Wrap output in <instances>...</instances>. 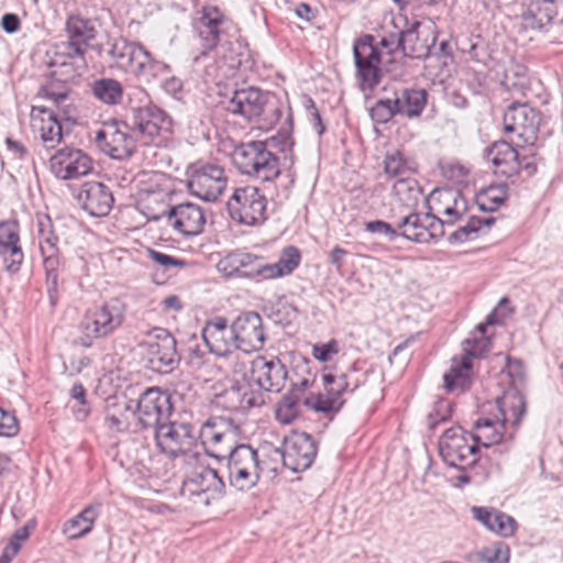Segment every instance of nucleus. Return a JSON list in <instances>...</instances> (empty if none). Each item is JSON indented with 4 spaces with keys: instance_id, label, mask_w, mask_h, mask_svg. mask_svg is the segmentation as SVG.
Here are the masks:
<instances>
[{
    "instance_id": "obj_33",
    "label": "nucleus",
    "mask_w": 563,
    "mask_h": 563,
    "mask_svg": "<svg viewBox=\"0 0 563 563\" xmlns=\"http://www.w3.org/2000/svg\"><path fill=\"white\" fill-rule=\"evenodd\" d=\"M187 485L191 487L190 493L192 495H206V498L202 500L206 505H209L210 498L220 497L225 488V483L218 471L202 464L197 466Z\"/></svg>"
},
{
    "instance_id": "obj_47",
    "label": "nucleus",
    "mask_w": 563,
    "mask_h": 563,
    "mask_svg": "<svg viewBox=\"0 0 563 563\" xmlns=\"http://www.w3.org/2000/svg\"><path fill=\"white\" fill-rule=\"evenodd\" d=\"M475 432L472 434V440L485 448L492 446L503 439L504 430L506 426L497 419L496 421L489 418H481L475 424Z\"/></svg>"
},
{
    "instance_id": "obj_35",
    "label": "nucleus",
    "mask_w": 563,
    "mask_h": 563,
    "mask_svg": "<svg viewBox=\"0 0 563 563\" xmlns=\"http://www.w3.org/2000/svg\"><path fill=\"white\" fill-rule=\"evenodd\" d=\"M486 159L495 166L496 174L506 177L518 174L520 169L518 152L506 141L495 142L488 147L486 151Z\"/></svg>"
},
{
    "instance_id": "obj_21",
    "label": "nucleus",
    "mask_w": 563,
    "mask_h": 563,
    "mask_svg": "<svg viewBox=\"0 0 563 563\" xmlns=\"http://www.w3.org/2000/svg\"><path fill=\"white\" fill-rule=\"evenodd\" d=\"M52 173L59 179H76L89 174L92 169L90 157L81 150L64 147L49 159Z\"/></svg>"
},
{
    "instance_id": "obj_10",
    "label": "nucleus",
    "mask_w": 563,
    "mask_h": 563,
    "mask_svg": "<svg viewBox=\"0 0 563 563\" xmlns=\"http://www.w3.org/2000/svg\"><path fill=\"white\" fill-rule=\"evenodd\" d=\"M439 452L443 461L451 467L464 470L476 463L478 448L461 427L446 429L439 440Z\"/></svg>"
},
{
    "instance_id": "obj_48",
    "label": "nucleus",
    "mask_w": 563,
    "mask_h": 563,
    "mask_svg": "<svg viewBox=\"0 0 563 563\" xmlns=\"http://www.w3.org/2000/svg\"><path fill=\"white\" fill-rule=\"evenodd\" d=\"M393 192L408 208H415L423 196L418 181L411 176L397 179L393 186Z\"/></svg>"
},
{
    "instance_id": "obj_2",
    "label": "nucleus",
    "mask_w": 563,
    "mask_h": 563,
    "mask_svg": "<svg viewBox=\"0 0 563 563\" xmlns=\"http://www.w3.org/2000/svg\"><path fill=\"white\" fill-rule=\"evenodd\" d=\"M225 109L232 114L255 122L262 130L272 129L282 117V103L276 96L255 87L235 90Z\"/></svg>"
},
{
    "instance_id": "obj_61",
    "label": "nucleus",
    "mask_w": 563,
    "mask_h": 563,
    "mask_svg": "<svg viewBox=\"0 0 563 563\" xmlns=\"http://www.w3.org/2000/svg\"><path fill=\"white\" fill-rule=\"evenodd\" d=\"M450 417V404L446 400H439L434 408L428 415V424L430 429H434L441 421L448 420Z\"/></svg>"
},
{
    "instance_id": "obj_29",
    "label": "nucleus",
    "mask_w": 563,
    "mask_h": 563,
    "mask_svg": "<svg viewBox=\"0 0 563 563\" xmlns=\"http://www.w3.org/2000/svg\"><path fill=\"white\" fill-rule=\"evenodd\" d=\"M218 405L231 411H246L264 402L263 395L253 390L249 382H233L217 396Z\"/></svg>"
},
{
    "instance_id": "obj_12",
    "label": "nucleus",
    "mask_w": 563,
    "mask_h": 563,
    "mask_svg": "<svg viewBox=\"0 0 563 563\" xmlns=\"http://www.w3.org/2000/svg\"><path fill=\"white\" fill-rule=\"evenodd\" d=\"M141 346L145 349L144 357L154 372L169 373L179 362L176 339L166 329L155 328Z\"/></svg>"
},
{
    "instance_id": "obj_42",
    "label": "nucleus",
    "mask_w": 563,
    "mask_h": 563,
    "mask_svg": "<svg viewBox=\"0 0 563 563\" xmlns=\"http://www.w3.org/2000/svg\"><path fill=\"white\" fill-rule=\"evenodd\" d=\"M47 245H41L43 254V265L46 273V289L49 296L51 303L54 306L57 301L58 292V269L60 261L55 245L51 243L49 239L46 240Z\"/></svg>"
},
{
    "instance_id": "obj_3",
    "label": "nucleus",
    "mask_w": 563,
    "mask_h": 563,
    "mask_svg": "<svg viewBox=\"0 0 563 563\" xmlns=\"http://www.w3.org/2000/svg\"><path fill=\"white\" fill-rule=\"evenodd\" d=\"M274 144L275 137L242 143L232 153L233 163L242 174L271 183L280 175L279 158L269 150Z\"/></svg>"
},
{
    "instance_id": "obj_54",
    "label": "nucleus",
    "mask_w": 563,
    "mask_h": 563,
    "mask_svg": "<svg viewBox=\"0 0 563 563\" xmlns=\"http://www.w3.org/2000/svg\"><path fill=\"white\" fill-rule=\"evenodd\" d=\"M394 104L395 102L393 98L377 100L371 108V117L373 121L379 124H384L389 122L395 115H398Z\"/></svg>"
},
{
    "instance_id": "obj_27",
    "label": "nucleus",
    "mask_w": 563,
    "mask_h": 563,
    "mask_svg": "<svg viewBox=\"0 0 563 563\" xmlns=\"http://www.w3.org/2000/svg\"><path fill=\"white\" fill-rule=\"evenodd\" d=\"M555 0H531L520 14L521 24L525 29L542 30L551 23H563Z\"/></svg>"
},
{
    "instance_id": "obj_32",
    "label": "nucleus",
    "mask_w": 563,
    "mask_h": 563,
    "mask_svg": "<svg viewBox=\"0 0 563 563\" xmlns=\"http://www.w3.org/2000/svg\"><path fill=\"white\" fill-rule=\"evenodd\" d=\"M508 303L507 298H503L499 301L497 308H495L486 318L485 323H479L470 336L463 341V356L470 357L472 361L474 357L483 356L490 347V339L486 334L487 325L499 323L505 313L501 312L503 306Z\"/></svg>"
},
{
    "instance_id": "obj_60",
    "label": "nucleus",
    "mask_w": 563,
    "mask_h": 563,
    "mask_svg": "<svg viewBox=\"0 0 563 563\" xmlns=\"http://www.w3.org/2000/svg\"><path fill=\"white\" fill-rule=\"evenodd\" d=\"M19 432V422L13 412L0 408V435L14 437Z\"/></svg>"
},
{
    "instance_id": "obj_57",
    "label": "nucleus",
    "mask_w": 563,
    "mask_h": 563,
    "mask_svg": "<svg viewBox=\"0 0 563 563\" xmlns=\"http://www.w3.org/2000/svg\"><path fill=\"white\" fill-rule=\"evenodd\" d=\"M70 397L78 401L79 407L74 408V415L77 420H85L89 412L90 408L86 399V389L81 383H76L73 385L70 389Z\"/></svg>"
},
{
    "instance_id": "obj_18",
    "label": "nucleus",
    "mask_w": 563,
    "mask_h": 563,
    "mask_svg": "<svg viewBox=\"0 0 563 563\" xmlns=\"http://www.w3.org/2000/svg\"><path fill=\"white\" fill-rule=\"evenodd\" d=\"M317 443L306 432H292L284 439L283 464L294 473L309 468L317 456Z\"/></svg>"
},
{
    "instance_id": "obj_5",
    "label": "nucleus",
    "mask_w": 563,
    "mask_h": 563,
    "mask_svg": "<svg viewBox=\"0 0 563 563\" xmlns=\"http://www.w3.org/2000/svg\"><path fill=\"white\" fill-rule=\"evenodd\" d=\"M321 378L324 393L312 394L303 402L308 408L323 413L340 411L345 404L344 394L354 393L363 384L354 365L345 372H324Z\"/></svg>"
},
{
    "instance_id": "obj_50",
    "label": "nucleus",
    "mask_w": 563,
    "mask_h": 563,
    "mask_svg": "<svg viewBox=\"0 0 563 563\" xmlns=\"http://www.w3.org/2000/svg\"><path fill=\"white\" fill-rule=\"evenodd\" d=\"M288 378L291 385L289 393H295L301 397V394L314 384L316 374L310 372L309 362L303 360L295 365L292 374Z\"/></svg>"
},
{
    "instance_id": "obj_34",
    "label": "nucleus",
    "mask_w": 563,
    "mask_h": 563,
    "mask_svg": "<svg viewBox=\"0 0 563 563\" xmlns=\"http://www.w3.org/2000/svg\"><path fill=\"white\" fill-rule=\"evenodd\" d=\"M51 75L57 81L68 82L81 76L87 68L85 55L80 48L68 51L58 48L55 58L51 62Z\"/></svg>"
},
{
    "instance_id": "obj_45",
    "label": "nucleus",
    "mask_w": 563,
    "mask_h": 563,
    "mask_svg": "<svg viewBox=\"0 0 563 563\" xmlns=\"http://www.w3.org/2000/svg\"><path fill=\"white\" fill-rule=\"evenodd\" d=\"M92 96L107 106L120 104L123 100L124 89L122 84L114 78L96 79L91 86Z\"/></svg>"
},
{
    "instance_id": "obj_36",
    "label": "nucleus",
    "mask_w": 563,
    "mask_h": 563,
    "mask_svg": "<svg viewBox=\"0 0 563 563\" xmlns=\"http://www.w3.org/2000/svg\"><path fill=\"white\" fill-rule=\"evenodd\" d=\"M170 206L167 195L163 190H144L139 194L136 208L148 221L165 219L168 222Z\"/></svg>"
},
{
    "instance_id": "obj_8",
    "label": "nucleus",
    "mask_w": 563,
    "mask_h": 563,
    "mask_svg": "<svg viewBox=\"0 0 563 563\" xmlns=\"http://www.w3.org/2000/svg\"><path fill=\"white\" fill-rule=\"evenodd\" d=\"M98 148L114 159L131 157L136 150V139L132 128L124 121L109 120L96 131Z\"/></svg>"
},
{
    "instance_id": "obj_43",
    "label": "nucleus",
    "mask_w": 563,
    "mask_h": 563,
    "mask_svg": "<svg viewBox=\"0 0 563 563\" xmlns=\"http://www.w3.org/2000/svg\"><path fill=\"white\" fill-rule=\"evenodd\" d=\"M252 353L235 347L220 356L222 366L233 376L234 382H247L249 372L252 374Z\"/></svg>"
},
{
    "instance_id": "obj_24",
    "label": "nucleus",
    "mask_w": 563,
    "mask_h": 563,
    "mask_svg": "<svg viewBox=\"0 0 563 563\" xmlns=\"http://www.w3.org/2000/svg\"><path fill=\"white\" fill-rule=\"evenodd\" d=\"M429 210L438 216H444L448 224H453L467 211V200L462 192L454 188L435 189L429 199Z\"/></svg>"
},
{
    "instance_id": "obj_39",
    "label": "nucleus",
    "mask_w": 563,
    "mask_h": 563,
    "mask_svg": "<svg viewBox=\"0 0 563 563\" xmlns=\"http://www.w3.org/2000/svg\"><path fill=\"white\" fill-rule=\"evenodd\" d=\"M131 410L134 411L133 400L109 398L104 407V427L112 433L126 431Z\"/></svg>"
},
{
    "instance_id": "obj_41",
    "label": "nucleus",
    "mask_w": 563,
    "mask_h": 563,
    "mask_svg": "<svg viewBox=\"0 0 563 563\" xmlns=\"http://www.w3.org/2000/svg\"><path fill=\"white\" fill-rule=\"evenodd\" d=\"M100 505H89L63 526V533L70 540L87 536L99 516Z\"/></svg>"
},
{
    "instance_id": "obj_30",
    "label": "nucleus",
    "mask_w": 563,
    "mask_h": 563,
    "mask_svg": "<svg viewBox=\"0 0 563 563\" xmlns=\"http://www.w3.org/2000/svg\"><path fill=\"white\" fill-rule=\"evenodd\" d=\"M66 32L68 41L62 43L58 48L68 51L80 48L82 55H85L86 49L92 47L97 49L99 55L102 54L103 48L101 45L95 46L91 44V41L97 36V29L90 20L80 16H69L66 22Z\"/></svg>"
},
{
    "instance_id": "obj_31",
    "label": "nucleus",
    "mask_w": 563,
    "mask_h": 563,
    "mask_svg": "<svg viewBox=\"0 0 563 563\" xmlns=\"http://www.w3.org/2000/svg\"><path fill=\"white\" fill-rule=\"evenodd\" d=\"M227 23L228 20L217 7H203L197 22V31L203 47L202 54L217 47Z\"/></svg>"
},
{
    "instance_id": "obj_15",
    "label": "nucleus",
    "mask_w": 563,
    "mask_h": 563,
    "mask_svg": "<svg viewBox=\"0 0 563 563\" xmlns=\"http://www.w3.org/2000/svg\"><path fill=\"white\" fill-rule=\"evenodd\" d=\"M504 131L514 134L523 144L533 145L538 139L542 115L528 103L514 102L504 113Z\"/></svg>"
},
{
    "instance_id": "obj_13",
    "label": "nucleus",
    "mask_w": 563,
    "mask_h": 563,
    "mask_svg": "<svg viewBox=\"0 0 563 563\" xmlns=\"http://www.w3.org/2000/svg\"><path fill=\"white\" fill-rule=\"evenodd\" d=\"M356 75L362 90L374 89L382 79V53L374 44V36L365 34L353 45Z\"/></svg>"
},
{
    "instance_id": "obj_51",
    "label": "nucleus",
    "mask_w": 563,
    "mask_h": 563,
    "mask_svg": "<svg viewBox=\"0 0 563 563\" xmlns=\"http://www.w3.org/2000/svg\"><path fill=\"white\" fill-rule=\"evenodd\" d=\"M301 397L295 393H287L278 402L276 419L283 424L291 423L300 412Z\"/></svg>"
},
{
    "instance_id": "obj_55",
    "label": "nucleus",
    "mask_w": 563,
    "mask_h": 563,
    "mask_svg": "<svg viewBox=\"0 0 563 563\" xmlns=\"http://www.w3.org/2000/svg\"><path fill=\"white\" fill-rule=\"evenodd\" d=\"M244 253L234 252L224 256L219 261L217 267L227 277L241 276L242 277V262Z\"/></svg>"
},
{
    "instance_id": "obj_28",
    "label": "nucleus",
    "mask_w": 563,
    "mask_h": 563,
    "mask_svg": "<svg viewBox=\"0 0 563 563\" xmlns=\"http://www.w3.org/2000/svg\"><path fill=\"white\" fill-rule=\"evenodd\" d=\"M167 224L183 235H197L203 230L206 214L202 208L196 203H179L169 211Z\"/></svg>"
},
{
    "instance_id": "obj_1",
    "label": "nucleus",
    "mask_w": 563,
    "mask_h": 563,
    "mask_svg": "<svg viewBox=\"0 0 563 563\" xmlns=\"http://www.w3.org/2000/svg\"><path fill=\"white\" fill-rule=\"evenodd\" d=\"M104 51L118 69L145 84H152L169 74V66L157 60L140 43L122 36L107 42Z\"/></svg>"
},
{
    "instance_id": "obj_6",
    "label": "nucleus",
    "mask_w": 563,
    "mask_h": 563,
    "mask_svg": "<svg viewBox=\"0 0 563 563\" xmlns=\"http://www.w3.org/2000/svg\"><path fill=\"white\" fill-rule=\"evenodd\" d=\"M128 97L133 128L144 139L145 143L153 142L161 133L172 132L173 121L170 117L152 103L145 89L133 87Z\"/></svg>"
},
{
    "instance_id": "obj_46",
    "label": "nucleus",
    "mask_w": 563,
    "mask_h": 563,
    "mask_svg": "<svg viewBox=\"0 0 563 563\" xmlns=\"http://www.w3.org/2000/svg\"><path fill=\"white\" fill-rule=\"evenodd\" d=\"M429 221V216L411 212L401 218L398 223V229L401 231L399 235L417 243H428V236L430 234L427 233V222Z\"/></svg>"
},
{
    "instance_id": "obj_4",
    "label": "nucleus",
    "mask_w": 563,
    "mask_h": 563,
    "mask_svg": "<svg viewBox=\"0 0 563 563\" xmlns=\"http://www.w3.org/2000/svg\"><path fill=\"white\" fill-rule=\"evenodd\" d=\"M125 311V305L117 298L88 309L79 323L78 344L88 349L96 340L111 336L123 324Z\"/></svg>"
},
{
    "instance_id": "obj_22",
    "label": "nucleus",
    "mask_w": 563,
    "mask_h": 563,
    "mask_svg": "<svg viewBox=\"0 0 563 563\" xmlns=\"http://www.w3.org/2000/svg\"><path fill=\"white\" fill-rule=\"evenodd\" d=\"M23 261L18 221H0V263L7 272L14 274L21 269Z\"/></svg>"
},
{
    "instance_id": "obj_56",
    "label": "nucleus",
    "mask_w": 563,
    "mask_h": 563,
    "mask_svg": "<svg viewBox=\"0 0 563 563\" xmlns=\"http://www.w3.org/2000/svg\"><path fill=\"white\" fill-rule=\"evenodd\" d=\"M300 252L295 246H287L282 252L277 265L282 269L283 276L291 274L300 263Z\"/></svg>"
},
{
    "instance_id": "obj_25",
    "label": "nucleus",
    "mask_w": 563,
    "mask_h": 563,
    "mask_svg": "<svg viewBox=\"0 0 563 563\" xmlns=\"http://www.w3.org/2000/svg\"><path fill=\"white\" fill-rule=\"evenodd\" d=\"M77 200L80 207L91 217L108 216L114 202L110 188L99 181L82 184Z\"/></svg>"
},
{
    "instance_id": "obj_52",
    "label": "nucleus",
    "mask_w": 563,
    "mask_h": 563,
    "mask_svg": "<svg viewBox=\"0 0 563 563\" xmlns=\"http://www.w3.org/2000/svg\"><path fill=\"white\" fill-rule=\"evenodd\" d=\"M41 112L47 115V119H42L43 124L40 129L41 137L47 146L53 147L62 141V125L52 110L42 108Z\"/></svg>"
},
{
    "instance_id": "obj_17",
    "label": "nucleus",
    "mask_w": 563,
    "mask_h": 563,
    "mask_svg": "<svg viewBox=\"0 0 563 563\" xmlns=\"http://www.w3.org/2000/svg\"><path fill=\"white\" fill-rule=\"evenodd\" d=\"M228 177L223 167L206 163L192 167L188 179L190 192L206 201H216L224 191Z\"/></svg>"
},
{
    "instance_id": "obj_16",
    "label": "nucleus",
    "mask_w": 563,
    "mask_h": 563,
    "mask_svg": "<svg viewBox=\"0 0 563 563\" xmlns=\"http://www.w3.org/2000/svg\"><path fill=\"white\" fill-rule=\"evenodd\" d=\"M154 438L161 452L168 456H198L197 453L192 452L196 438L192 433V427L188 423L166 421L154 430Z\"/></svg>"
},
{
    "instance_id": "obj_63",
    "label": "nucleus",
    "mask_w": 563,
    "mask_h": 563,
    "mask_svg": "<svg viewBox=\"0 0 563 563\" xmlns=\"http://www.w3.org/2000/svg\"><path fill=\"white\" fill-rule=\"evenodd\" d=\"M339 353V344L335 340H331L323 344H316L312 349V355L321 362L329 361L333 355Z\"/></svg>"
},
{
    "instance_id": "obj_26",
    "label": "nucleus",
    "mask_w": 563,
    "mask_h": 563,
    "mask_svg": "<svg viewBox=\"0 0 563 563\" xmlns=\"http://www.w3.org/2000/svg\"><path fill=\"white\" fill-rule=\"evenodd\" d=\"M201 335L209 351L218 356L236 347L233 322L229 325L223 317L207 321Z\"/></svg>"
},
{
    "instance_id": "obj_58",
    "label": "nucleus",
    "mask_w": 563,
    "mask_h": 563,
    "mask_svg": "<svg viewBox=\"0 0 563 563\" xmlns=\"http://www.w3.org/2000/svg\"><path fill=\"white\" fill-rule=\"evenodd\" d=\"M516 520L511 516L498 510L494 519V529L492 532L507 538L511 537L516 532Z\"/></svg>"
},
{
    "instance_id": "obj_44",
    "label": "nucleus",
    "mask_w": 563,
    "mask_h": 563,
    "mask_svg": "<svg viewBox=\"0 0 563 563\" xmlns=\"http://www.w3.org/2000/svg\"><path fill=\"white\" fill-rule=\"evenodd\" d=\"M384 172L389 178L402 179L417 172V163L404 152L393 150L385 156Z\"/></svg>"
},
{
    "instance_id": "obj_20",
    "label": "nucleus",
    "mask_w": 563,
    "mask_h": 563,
    "mask_svg": "<svg viewBox=\"0 0 563 563\" xmlns=\"http://www.w3.org/2000/svg\"><path fill=\"white\" fill-rule=\"evenodd\" d=\"M401 52L409 58H426L437 42L435 25L431 22H413L400 32Z\"/></svg>"
},
{
    "instance_id": "obj_64",
    "label": "nucleus",
    "mask_w": 563,
    "mask_h": 563,
    "mask_svg": "<svg viewBox=\"0 0 563 563\" xmlns=\"http://www.w3.org/2000/svg\"><path fill=\"white\" fill-rule=\"evenodd\" d=\"M426 216H429V221L426 223L427 233L430 234L428 236V243L432 240H439L444 234V223L445 220L439 218L438 214L433 212H427Z\"/></svg>"
},
{
    "instance_id": "obj_37",
    "label": "nucleus",
    "mask_w": 563,
    "mask_h": 563,
    "mask_svg": "<svg viewBox=\"0 0 563 563\" xmlns=\"http://www.w3.org/2000/svg\"><path fill=\"white\" fill-rule=\"evenodd\" d=\"M473 377V361L470 357H454L450 369L443 376L444 388L452 394H463L471 388Z\"/></svg>"
},
{
    "instance_id": "obj_40",
    "label": "nucleus",
    "mask_w": 563,
    "mask_h": 563,
    "mask_svg": "<svg viewBox=\"0 0 563 563\" xmlns=\"http://www.w3.org/2000/svg\"><path fill=\"white\" fill-rule=\"evenodd\" d=\"M497 407L500 415L498 419L505 426L511 424L512 427H517L526 413L527 404L525 396L520 391L509 389L497 399Z\"/></svg>"
},
{
    "instance_id": "obj_62",
    "label": "nucleus",
    "mask_w": 563,
    "mask_h": 563,
    "mask_svg": "<svg viewBox=\"0 0 563 563\" xmlns=\"http://www.w3.org/2000/svg\"><path fill=\"white\" fill-rule=\"evenodd\" d=\"M365 230L369 233H378L385 235L389 241H394L399 235V232L396 229L383 220L365 222Z\"/></svg>"
},
{
    "instance_id": "obj_14",
    "label": "nucleus",
    "mask_w": 563,
    "mask_h": 563,
    "mask_svg": "<svg viewBox=\"0 0 563 563\" xmlns=\"http://www.w3.org/2000/svg\"><path fill=\"white\" fill-rule=\"evenodd\" d=\"M134 412L142 429L154 431L165 423L173 412L170 396L158 387H148L137 399Z\"/></svg>"
},
{
    "instance_id": "obj_23",
    "label": "nucleus",
    "mask_w": 563,
    "mask_h": 563,
    "mask_svg": "<svg viewBox=\"0 0 563 563\" xmlns=\"http://www.w3.org/2000/svg\"><path fill=\"white\" fill-rule=\"evenodd\" d=\"M288 378L286 366L277 357L256 356L252 364V379L263 390L278 393Z\"/></svg>"
},
{
    "instance_id": "obj_7",
    "label": "nucleus",
    "mask_w": 563,
    "mask_h": 563,
    "mask_svg": "<svg viewBox=\"0 0 563 563\" xmlns=\"http://www.w3.org/2000/svg\"><path fill=\"white\" fill-rule=\"evenodd\" d=\"M229 484L245 492L255 487L261 478L262 467L258 453L250 444H240L227 457Z\"/></svg>"
},
{
    "instance_id": "obj_59",
    "label": "nucleus",
    "mask_w": 563,
    "mask_h": 563,
    "mask_svg": "<svg viewBox=\"0 0 563 563\" xmlns=\"http://www.w3.org/2000/svg\"><path fill=\"white\" fill-rule=\"evenodd\" d=\"M147 255L148 258H151L154 263L164 267L165 269H169L170 267L186 266V262L184 260L170 256L168 254L162 253L153 249L147 250Z\"/></svg>"
},
{
    "instance_id": "obj_49",
    "label": "nucleus",
    "mask_w": 563,
    "mask_h": 563,
    "mask_svg": "<svg viewBox=\"0 0 563 563\" xmlns=\"http://www.w3.org/2000/svg\"><path fill=\"white\" fill-rule=\"evenodd\" d=\"M495 222L493 217L485 219L472 217L465 225L460 227L449 236L450 243H463L477 238L479 230L484 225L490 227Z\"/></svg>"
},
{
    "instance_id": "obj_9",
    "label": "nucleus",
    "mask_w": 563,
    "mask_h": 563,
    "mask_svg": "<svg viewBox=\"0 0 563 563\" xmlns=\"http://www.w3.org/2000/svg\"><path fill=\"white\" fill-rule=\"evenodd\" d=\"M241 429L231 419L209 418L201 428L202 444L217 460L227 459L231 451L240 446Z\"/></svg>"
},
{
    "instance_id": "obj_11",
    "label": "nucleus",
    "mask_w": 563,
    "mask_h": 563,
    "mask_svg": "<svg viewBox=\"0 0 563 563\" xmlns=\"http://www.w3.org/2000/svg\"><path fill=\"white\" fill-rule=\"evenodd\" d=\"M267 200L257 187L236 188L227 202L230 218L244 225H256L265 220Z\"/></svg>"
},
{
    "instance_id": "obj_53",
    "label": "nucleus",
    "mask_w": 563,
    "mask_h": 563,
    "mask_svg": "<svg viewBox=\"0 0 563 563\" xmlns=\"http://www.w3.org/2000/svg\"><path fill=\"white\" fill-rule=\"evenodd\" d=\"M505 199L506 194L503 188L489 187L479 192L477 205L483 211H495L505 202Z\"/></svg>"
},
{
    "instance_id": "obj_19",
    "label": "nucleus",
    "mask_w": 563,
    "mask_h": 563,
    "mask_svg": "<svg viewBox=\"0 0 563 563\" xmlns=\"http://www.w3.org/2000/svg\"><path fill=\"white\" fill-rule=\"evenodd\" d=\"M236 347L245 352H257L264 347L266 333L263 319L255 311L240 313L233 320Z\"/></svg>"
},
{
    "instance_id": "obj_38",
    "label": "nucleus",
    "mask_w": 563,
    "mask_h": 563,
    "mask_svg": "<svg viewBox=\"0 0 563 563\" xmlns=\"http://www.w3.org/2000/svg\"><path fill=\"white\" fill-rule=\"evenodd\" d=\"M393 99L398 115L413 119L420 117L426 108L428 93L424 89L402 88L395 91Z\"/></svg>"
}]
</instances>
